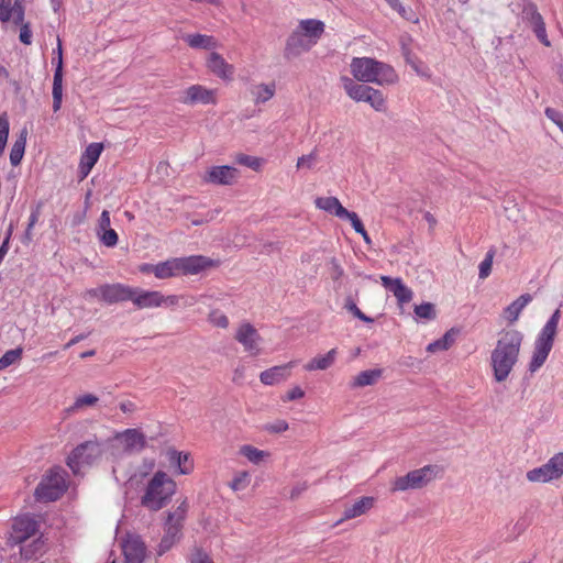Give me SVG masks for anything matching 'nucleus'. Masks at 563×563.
Masks as SVG:
<instances>
[{
    "label": "nucleus",
    "mask_w": 563,
    "mask_h": 563,
    "mask_svg": "<svg viewBox=\"0 0 563 563\" xmlns=\"http://www.w3.org/2000/svg\"><path fill=\"white\" fill-rule=\"evenodd\" d=\"M545 115L558 125V128L562 131L563 130V113L560 111L553 109V108H547L545 109Z\"/></svg>",
    "instance_id": "nucleus-56"
},
{
    "label": "nucleus",
    "mask_w": 563,
    "mask_h": 563,
    "mask_svg": "<svg viewBox=\"0 0 563 563\" xmlns=\"http://www.w3.org/2000/svg\"><path fill=\"white\" fill-rule=\"evenodd\" d=\"M314 44L303 36L298 30H294L286 41L284 56L287 59L295 58L303 52H308Z\"/></svg>",
    "instance_id": "nucleus-19"
},
{
    "label": "nucleus",
    "mask_w": 563,
    "mask_h": 563,
    "mask_svg": "<svg viewBox=\"0 0 563 563\" xmlns=\"http://www.w3.org/2000/svg\"><path fill=\"white\" fill-rule=\"evenodd\" d=\"M531 483H549L563 476V452L552 456L545 464L527 472Z\"/></svg>",
    "instance_id": "nucleus-10"
},
{
    "label": "nucleus",
    "mask_w": 563,
    "mask_h": 563,
    "mask_svg": "<svg viewBox=\"0 0 563 563\" xmlns=\"http://www.w3.org/2000/svg\"><path fill=\"white\" fill-rule=\"evenodd\" d=\"M324 26L325 25L321 20L307 19L300 21L296 30H298L308 40L312 41V43L316 45L318 40L324 33Z\"/></svg>",
    "instance_id": "nucleus-28"
},
{
    "label": "nucleus",
    "mask_w": 563,
    "mask_h": 563,
    "mask_svg": "<svg viewBox=\"0 0 563 563\" xmlns=\"http://www.w3.org/2000/svg\"><path fill=\"white\" fill-rule=\"evenodd\" d=\"M23 350L21 347H16L13 350L7 351L1 357H0V371L5 369L10 365L19 362L22 357Z\"/></svg>",
    "instance_id": "nucleus-45"
},
{
    "label": "nucleus",
    "mask_w": 563,
    "mask_h": 563,
    "mask_svg": "<svg viewBox=\"0 0 563 563\" xmlns=\"http://www.w3.org/2000/svg\"><path fill=\"white\" fill-rule=\"evenodd\" d=\"M114 439L120 441L128 452L142 451L146 445L145 435L139 429H126L122 432H118Z\"/></svg>",
    "instance_id": "nucleus-22"
},
{
    "label": "nucleus",
    "mask_w": 563,
    "mask_h": 563,
    "mask_svg": "<svg viewBox=\"0 0 563 563\" xmlns=\"http://www.w3.org/2000/svg\"><path fill=\"white\" fill-rule=\"evenodd\" d=\"M521 14L522 21L532 29L539 42L544 46H550L551 43L547 35L545 23L536 3L531 1L525 3Z\"/></svg>",
    "instance_id": "nucleus-11"
},
{
    "label": "nucleus",
    "mask_w": 563,
    "mask_h": 563,
    "mask_svg": "<svg viewBox=\"0 0 563 563\" xmlns=\"http://www.w3.org/2000/svg\"><path fill=\"white\" fill-rule=\"evenodd\" d=\"M234 339L243 345L244 351L250 355L257 356L261 354L262 336L250 322H243L238 327Z\"/></svg>",
    "instance_id": "nucleus-12"
},
{
    "label": "nucleus",
    "mask_w": 563,
    "mask_h": 563,
    "mask_svg": "<svg viewBox=\"0 0 563 563\" xmlns=\"http://www.w3.org/2000/svg\"><path fill=\"white\" fill-rule=\"evenodd\" d=\"M240 177V172L235 167L223 165L211 167L206 176L205 181L216 185L230 186Z\"/></svg>",
    "instance_id": "nucleus-15"
},
{
    "label": "nucleus",
    "mask_w": 563,
    "mask_h": 563,
    "mask_svg": "<svg viewBox=\"0 0 563 563\" xmlns=\"http://www.w3.org/2000/svg\"><path fill=\"white\" fill-rule=\"evenodd\" d=\"M314 206L317 209L339 219H343V216H347V209L342 206L336 197H317L314 199Z\"/></svg>",
    "instance_id": "nucleus-27"
},
{
    "label": "nucleus",
    "mask_w": 563,
    "mask_h": 563,
    "mask_svg": "<svg viewBox=\"0 0 563 563\" xmlns=\"http://www.w3.org/2000/svg\"><path fill=\"white\" fill-rule=\"evenodd\" d=\"M219 266V260L203 255L173 257L155 264V277L158 279H167L177 276L197 275Z\"/></svg>",
    "instance_id": "nucleus-2"
},
{
    "label": "nucleus",
    "mask_w": 563,
    "mask_h": 563,
    "mask_svg": "<svg viewBox=\"0 0 563 563\" xmlns=\"http://www.w3.org/2000/svg\"><path fill=\"white\" fill-rule=\"evenodd\" d=\"M453 342H454L453 335L449 331L441 339L435 340V341L431 342L430 344H428L427 351L429 353H434L438 351H445V350L450 349V346L453 344Z\"/></svg>",
    "instance_id": "nucleus-42"
},
{
    "label": "nucleus",
    "mask_w": 563,
    "mask_h": 563,
    "mask_svg": "<svg viewBox=\"0 0 563 563\" xmlns=\"http://www.w3.org/2000/svg\"><path fill=\"white\" fill-rule=\"evenodd\" d=\"M100 242L107 247H113L118 244L119 235L113 229L104 230L97 234Z\"/></svg>",
    "instance_id": "nucleus-49"
},
{
    "label": "nucleus",
    "mask_w": 563,
    "mask_h": 563,
    "mask_svg": "<svg viewBox=\"0 0 563 563\" xmlns=\"http://www.w3.org/2000/svg\"><path fill=\"white\" fill-rule=\"evenodd\" d=\"M184 41L192 48H200L206 51L213 49L218 45V42L213 36L199 33L187 34L184 37Z\"/></svg>",
    "instance_id": "nucleus-32"
},
{
    "label": "nucleus",
    "mask_w": 563,
    "mask_h": 563,
    "mask_svg": "<svg viewBox=\"0 0 563 563\" xmlns=\"http://www.w3.org/2000/svg\"><path fill=\"white\" fill-rule=\"evenodd\" d=\"M435 477V466L426 465L421 468L410 471L404 476L396 477L391 482V492H405L419 489L427 486Z\"/></svg>",
    "instance_id": "nucleus-8"
},
{
    "label": "nucleus",
    "mask_w": 563,
    "mask_h": 563,
    "mask_svg": "<svg viewBox=\"0 0 563 563\" xmlns=\"http://www.w3.org/2000/svg\"><path fill=\"white\" fill-rule=\"evenodd\" d=\"M276 91V85L274 81L267 84L253 85L251 88V95L253 96L256 104L264 103L271 100Z\"/></svg>",
    "instance_id": "nucleus-33"
},
{
    "label": "nucleus",
    "mask_w": 563,
    "mask_h": 563,
    "mask_svg": "<svg viewBox=\"0 0 563 563\" xmlns=\"http://www.w3.org/2000/svg\"><path fill=\"white\" fill-rule=\"evenodd\" d=\"M305 396V391L301 387L295 386L291 389H289L286 394V396L283 398L284 401H291L296 399H300Z\"/></svg>",
    "instance_id": "nucleus-61"
},
{
    "label": "nucleus",
    "mask_w": 563,
    "mask_h": 563,
    "mask_svg": "<svg viewBox=\"0 0 563 563\" xmlns=\"http://www.w3.org/2000/svg\"><path fill=\"white\" fill-rule=\"evenodd\" d=\"M363 101L368 102L371 107L376 111H385L386 109L384 96L380 91L373 89L372 87L368 89V92L365 95Z\"/></svg>",
    "instance_id": "nucleus-40"
},
{
    "label": "nucleus",
    "mask_w": 563,
    "mask_h": 563,
    "mask_svg": "<svg viewBox=\"0 0 563 563\" xmlns=\"http://www.w3.org/2000/svg\"><path fill=\"white\" fill-rule=\"evenodd\" d=\"M180 102L185 104H214L217 102L216 91L207 89L201 85H192L183 91Z\"/></svg>",
    "instance_id": "nucleus-13"
},
{
    "label": "nucleus",
    "mask_w": 563,
    "mask_h": 563,
    "mask_svg": "<svg viewBox=\"0 0 563 563\" xmlns=\"http://www.w3.org/2000/svg\"><path fill=\"white\" fill-rule=\"evenodd\" d=\"M382 369L363 371L354 377L352 387H365L374 385L382 377Z\"/></svg>",
    "instance_id": "nucleus-38"
},
{
    "label": "nucleus",
    "mask_w": 563,
    "mask_h": 563,
    "mask_svg": "<svg viewBox=\"0 0 563 563\" xmlns=\"http://www.w3.org/2000/svg\"><path fill=\"white\" fill-rule=\"evenodd\" d=\"M110 225H111L110 212L108 210H103L98 220V225H97V230H96L97 234L104 230L111 229Z\"/></svg>",
    "instance_id": "nucleus-57"
},
{
    "label": "nucleus",
    "mask_w": 563,
    "mask_h": 563,
    "mask_svg": "<svg viewBox=\"0 0 563 563\" xmlns=\"http://www.w3.org/2000/svg\"><path fill=\"white\" fill-rule=\"evenodd\" d=\"M239 453L244 456L249 462L258 465L271 456L268 451L260 450L253 445L244 444L240 446Z\"/></svg>",
    "instance_id": "nucleus-36"
},
{
    "label": "nucleus",
    "mask_w": 563,
    "mask_h": 563,
    "mask_svg": "<svg viewBox=\"0 0 563 563\" xmlns=\"http://www.w3.org/2000/svg\"><path fill=\"white\" fill-rule=\"evenodd\" d=\"M354 78L343 76L341 80L347 96L357 102L363 101L371 88L365 85L366 82L390 85L398 81L397 73H354Z\"/></svg>",
    "instance_id": "nucleus-5"
},
{
    "label": "nucleus",
    "mask_w": 563,
    "mask_h": 563,
    "mask_svg": "<svg viewBox=\"0 0 563 563\" xmlns=\"http://www.w3.org/2000/svg\"><path fill=\"white\" fill-rule=\"evenodd\" d=\"M63 75L64 73H54L53 80V110L57 112L62 107L63 101Z\"/></svg>",
    "instance_id": "nucleus-39"
},
{
    "label": "nucleus",
    "mask_w": 563,
    "mask_h": 563,
    "mask_svg": "<svg viewBox=\"0 0 563 563\" xmlns=\"http://www.w3.org/2000/svg\"><path fill=\"white\" fill-rule=\"evenodd\" d=\"M343 274L344 272L342 266L335 258H332L330 261V277L336 282L342 278Z\"/></svg>",
    "instance_id": "nucleus-58"
},
{
    "label": "nucleus",
    "mask_w": 563,
    "mask_h": 563,
    "mask_svg": "<svg viewBox=\"0 0 563 563\" xmlns=\"http://www.w3.org/2000/svg\"><path fill=\"white\" fill-rule=\"evenodd\" d=\"M307 489H308L307 482L297 483L296 485H294L291 487L290 493H289V498L291 500H295V499L299 498Z\"/></svg>",
    "instance_id": "nucleus-60"
},
{
    "label": "nucleus",
    "mask_w": 563,
    "mask_h": 563,
    "mask_svg": "<svg viewBox=\"0 0 563 563\" xmlns=\"http://www.w3.org/2000/svg\"><path fill=\"white\" fill-rule=\"evenodd\" d=\"M208 320L217 328L227 329L229 327V318L218 309L209 312Z\"/></svg>",
    "instance_id": "nucleus-48"
},
{
    "label": "nucleus",
    "mask_w": 563,
    "mask_h": 563,
    "mask_svg": "<svg viewBox=\"0 0 563 563\" xmlns=\"http://www.w3.org/2000/svg\"><path fill=\"white\" fill-rule=\"evenodd\" d=\"M235 162L240 165L246 166L255 172L261 170L263 159L256 156L240 153L235 156Z\"/></svg>",
    "instance_id": "nucleus-43"
},
{
    "label": "nucleus",
    "mask_w": 563,
    "mask_h": 563,
    "mask_svg": "<svg viewBox=\"0 0 563 563\" xmlns=\"http://www.w3.org/2000/svg\"><path fill=\"white\" fill-rule=\"evenodd\" d=\"M560 319L561 311L560 309H556L538 333L536 341L533 343L531 358L528 364V369L530 373H536L547 362L549 354L554 345Z\"/></svg>",
    "instance_id": "nucleus-4"
},
{
    "label": "nucleus",
    "mask_w": 563,
    "mask_h": 563,
    "mask_svg": "<svg viewBox=\"0 0 563 563\" xmlns=\"http://www.w3.org/2000/svg\"><path fill=\"white\" fill-rule=\"evenodd\" d=\"M9 128H10V123H9L8 115H7V113H2L0 115V154H2V152L5 148L7 140H8V135H9Z\"/></svg>",
    "instance_id": "nucleus-50"
},
{
    "label": "nucleus",
    "mask_w": 563,
    "mask_h": 563,
    "mask_svg": "<svg viewBox=\"0 0 563 563\" xmlns=\"http://www.w3.org/2000/svg\"><path fill=\"white\" fill-rule=\"evenodd\" d=\"M335 357H336V349H332L327 354L316 356L311 361H309L305 365V369L309 371V372L317 371V369H320V371L327 369L330 366H332V364L335 361Z\"/></svg>",
    "instance_id": "nucleus-34"
},
{
    "label": "nucleus",
    "mask_w": 563,
    "mask_h": 563,
    "mask_svg": "<svg viewBox=\"0 0 563 563\" xmlns=\"http://www.w3.org/2000/svg\"><path fill=\"white\" fill-rule=\"evenodd\" d=\"M120 409L124 412V413H131V412H134L136 407H135V404L130 401V400H126V401H122L120 404Z\"/></svg>",
    "instance_id": "nucleus-63"
},
{
    "label": "nucleus",
    "mask_w": 563,
    "mask_h": 563,
    "mask_svg": "<svg viewBox=\"0 0 563 563\" xmlns=\"http://www.w3.org/2000/svg\"><path fill=\"white\" fill-rule=\"evenodd\" d=\"M189 509L187 500H183L173 511L168 512L164 526L178 528L183 532L184 523Z\"/></svg>",
    "instance_id": "nucleus-30"
},
{
    "label": "nucleus",
    "mask_w": 563,
    "mask_h": 563,
    "mask_svg": "<svg viewBox=\"0 0 563 563\" xmlns=\"http://www.w3.org/2000/svg\"><path fill=\"white\" fill-rule=\"evenodd\" d=\"M252 481V475L249 471H238L233 474L231 481L228 483L229 488L234 493L244 492L247 489Z\"/></svg>",
    "instance_id": "nucleus-37"
},
{
    "label": "nucleus",
    "mask_w": 563,
    "mask_h": 563,
    "mask_svg": "<svg viewBox=\"0 0 563 563\" xmlns=\"http://www.w3.org/2000/svg\"><path fill=\"white\" fill-rule=\"evenodd\" d=\"M26 136L27 130L23 129L12 145L10 152V163L12 166H18L23 158L26 145Z\"/></svg>",
    "instance_id": "nucleus-35"
},
{
    "label": "nucleus",
    "mask_w": 563,
    "mask_h": 563,
    "mask_svg": "<svg viewBox=\"0 0 563 563\" xmlns=\"http://www.w3.org/2000/svg\"><path fill=\"white\" fill-rule=\"evenodd\" d=\"M131 301L137 309L157 308L162 306H176L179 303V296H164L157 290H144L133 287Z\"/></svg>",
    "instance_id": "nucleus-9"
},
{
    "label": "nucleus",
    "mask_w": 563,
    "mask_h": 563,
    "mask_svg": "<svg viewBox=\"0 0 563 563\" xmlns=\"http://www.w3.org/2000/svg\"><path fill=\"white\" fill-rule=\"evenodd\" d=\"M133 287L123 284H106L101 286V300L107 303L131 301Z\"/></svg>",
    "instance_id": "nucleus-18"
},
{
    "label": "nucleus",
    "mask_w": 563,
    "mask_h": 563,
    "mask_svg": "<svg viewBox=\"0 0 563 563\" xmlns=\"http://www.w3.org/2000/svg\"><path fill=\"white\" fill-rule=\"evenodd\" d=\"M103 453V443L97 440H89L78 444L69 453L66 460L67 466L73 471L74 474L80 472V468L85 465H91Z\"/></svg>",
    "instance_id": "nucleus-6"
},
{
    "label": "nucleus",
    "mask_w": 563,
    "mask_h": 563,
    "mask_svg": "<svg viewBox=\"0 0 563 563\" xmlns=\"http://www.w3.org/2000/svg\"><path fill=\"white\" fill-rule=\"evenodd\" d=\"M316 161V154L314 153H310L308 155H302L301 157H299L297 159V168H312L313 167V163Z\"/></svg>",
    "instance_id": "nucleus-59"
},
{
    "label": "nucleus",
    "mask_w": 563,
    "mask_h": 563,
    "mask_svg": "<svg viewBox=\"0 0 563 563\" xmlns=\"http://www.w3.org/2000/svg\"><path fill=\"white\" fill-rule=\"evenodd\" d=\"M20 27V34L19 40L24 45H30L32 43V31H31V24L29 22L22 24H19Z\"/></svg>",
    "instance_id": "nucleus-54"
},
{
    "label": "nucleus",
    "mask_w": 563,
    "mask_h": 563,
    "mask_svg": "<svg viewBox=\"0 0 563 563\" xmlns=\"http://www.w3.org/2000/svg\"><path fill=\"white\" fill-rule=\"evenodd\" d=\"M98 397L92 394H86L76 398L73 409H81L84 407H91L98 402Z\"/></svg>",
    "instance_id": "nucleus-52"
},
{
    "label": "nucleus",
    "mask_w": 563,
    "mask_h": 563,
    "mask_svg": "<svg viewBox=\"0 0 563 563\" xmlns=\"http://www.w3.org/2000/svg\"><path fill=\"white\" fill-rule=\"evenodd\" d=\"M26 0H0V21L2 23L13 21L14 24H22L25 15Z\"/></svg>",
    "instance_id": "nucleus-17"
},
{
    "label": "nucleus",
    "mask_w": 563,
    "mask_h": 563,
    "mask_svg": "<svg viewBox=\"0 0 563 563\" xmlns=\"http://www.w3.org/2000/svg\"><path fill=\"white\" fill-rule=\"evenodd\" d=\"M345 308L357 319L372 323L374 320L362 312V310L356 306V303L352 299H346Z\"/></svg>",
    "instance_id": "nucleus-53"
},
{
    "label": "nucleus",
    "mask_w": 563,
    "mask_h": 563,
    "mask_svg": "<svg viewBox=\"0 0 563 563\" xmlns=\"http://www.w3.org/2000/svg\"><path fill=\"white\" fill-rule=\"evenodd\" d=\"M296 364V361H290L283 365L269 367L260 374V380L266 386H274L286 382L291 376V371Z\"/></svg>",
    "instance_id": "nucleus-14"
},
{
    "label": "nucleus",
    "mask_w": 563,
    "mask_h": 563,
    "mask_svg": "<svg viewBox=\"0 0 563 563\" xmlns=\"http://www.w3.org/2000/svg\"><path fill=\"white\" fill-rule=\"evenodd\" d=\"M415 314L420 319L433 320L437 317L434 305L426 302L415 306Z\"/></svg>",
    "instance_id": "nucleus-46"
},
{
    "label": "nucleus",
    "mask_w": 563,
    "mask_h": 563,
    "mask_svg": "<svg viewBox=\"0 0 563 563\" xmlns=\"http://www.w3.org/2000/svg\"><path fill=\"white\" fill-rule=\"evenodd\" d=\"M125 563H143L146 547L140 537L129 536L122 545Z\"/></svg>",
    "instance_id": "nucleus-20"
},
{
    "label": "nucleus",
    "mask_w": 563,
    "mask_h": 563,
    "mask_svg": "<svg viewBox=\"0 0 563 563\" xmlns=\"http://www.w3.org/2000/svg\"><path fill=\"white\" fill-rule=\"evenodd\" d=\"M37 531V522L30 516L16 517L12 525L11 540L13 543H22Z\"/></svg>",
    "instance_id": "nucleus-16"
},
{
    "label": "nucleus",
    "mask_w": 563,
    "mask_h": 563,
    "mask_svg": "<svg viewBox=\"0 0 563 563\" xmlns=\"http://www.w3.org/2000/svg\"><path fill=\"white\" fill-rule=\"evenodd\" d=\"M176 489V482L165 472L157 471L144 486L140 503L150 511H158L170 501Z\"/></svg>",
    "instance_id": "nucleus-3"
},
{
    "label": "nucleus",
    "mask_w": 563,
    "mask_h": 563,
    "mask_svg": "<svg viewBox=\"0 0 563 563\" xmlns=\"http://www.w3.org/2000/svg\"><path fill=\"white\" fill-rule=\"evenodd\" d=\"M532 301V296L530 294H523L519 296L516 300H514L510 305H508L501 313L504 320L514 324L518 321L522 310Z\"/></svg>",
    "instance_id": "nucleus-25"
},
{
    "label": "nucleus",
    "mask_w": 563,
    "mask_h": 563,
    "mask_svg": "<svg viewBox=\"0 0 563 563\" xmlns=\"http://www.w3.org/2000/svg\"><path fill=\"white\" fill-rule=\"evenodd\" d=\"M494 256H495V251L494 250H489L486 253L485 258L481 262V264H479V273H478V276H479L481 279H485V278H487L490 275L492 267H493Z\"/></svg>",
    "instance_id": "nucleus-47"
},
{
    "label": "nucleus",
    "mask_w": 563,
    "mask_h": 563,
    "mask_svg": "<svg viewBox=\"0 0 563 563\" xmlns=\"http://www.w3.org/2000/svg\"><path fill=\"white\" fill-rule=\"evenodd\" d=\"M139 271L143 274H154L155 275V264L144 263L139 266Z\"/></svg>",
    "instance_id": "nucleus-64"
},
{
    "label": "nucleus",
    "mask_w": 563,
    "mask_h": 563,
    "mask_svg": "<svg viewBox=\"0 0 563 563\" xmlns=\"http://www.w3.org/2000/svg\"><path fill=\"white\" fill-rule=\"evenodd\" d=\"M65 472L60 468H52L42 478L35 489V497L41 501L57 500L67 489Z\"/></svg>",
    "instance_id": "nucleus-7"
},
{
    "label": "nucleus",
    "mask_w": 563,
    "mask_h": 563,
    "mask_svg": "<svg viewBox=\"0 0 563 563\" xmlns=\"http://www.w3.org/2000/svg\"><path fill=\"white\" fill-rule=\"evenodd\" d=\"M181 536L183 532L178 528L164 526V536L157 545V554L163 555L168 552L177 542H179Z\"/></svg>",
    "instance_id": "nucleus-29"
},
{
    "label": "nucleus",
    "mask_w": 563,
    "mask_h": 563,
    "mask_svg": "<svg viewBox=\"0 0 563 563\" xmlns=\"http://www.w3.org/2000/svg\"><path fill=\"white\" fill-rule=\"evenodd\" d=\"M57 56L53 57L52 64L55 66L54 70H64V63H63V49L60 41H58L57 45Z\"/></svg>",
    "instance_id": "nucleus-62"
},
{
    "label": "nucleus",
    "mask_w": 563,
    "mask_h": 563,
    "mask_svg": "<svg viewBox=\"0 0 563 563\" xmlns=\"http://www.w3.org/2000/svg\"><path fill=\"white\" fill-rule=\"evenodd\" d=\"M188 563H214L211 555L200 547H194L188 554Z\"/></svg>",
    "instance_id": "nucleus-44"
},
{
    "label": "nucleus",
    "mask_w": 563,
    "mask_h": 563,
    "mask_svg": "<svg viewBox=\"0 0 563 563\" xmlns=\"http://www.w3.org/2000/svg\"><path fill=\"white\" fill-rule=\"evenodd\" d=\"M523 333L517 329H506L499 332L496 345L490 354V366L494 378L505 382L519 361Z\"/></svg>",
    "instance_id": "nucleus-1"
},
{
    "label": "nucleus",
    "mask_w": 563,
    "mask_h": 563,
    "mask_svg": "<svg viewBox=\"0 0 563 563\" xmlns=\"http://www.w3.org/2000/svg\"><path fill=\"white\" fill-rule=\"evenodd\" d=\"M207 67L209 70H233V66L228 64L225 59L216 52L209 54Z\"/></svg>",
    "instance_id": "nucleus-41"
},
{
    "label": "nucleus",
    "mask_w": 563,
    "mask_h": 563,
    "mask_svg": "<svg viewBox=\"0 0 563 563\" xmlns=\"http://www.w3.org/2000/svg\"><path fill=\"white\" fill-rule=\"evenodd\" d=\"M382 285L393 292L400 306L408 303L412 300V290L405 285L401 278H391L389 276H380Z\"/></svg>",
    "instance_id": "nucleus-21"
},
{
    "label": "nucleus",
    "mask_w": 563,
    "mask_h": 563,
    "mask_svg": "<svg viewBox=\"0 0 563 563\" xmlns=\"http://www.w3.org/2000/svg\"><path fill=\"white\" fill-rule=\"evenodd\" d=\"M401 53L407 65H409L413 70H420V59L415 54H412L410 48L405 43L401 44Z\"/></svg>",
    "instance_id": "nucleus-51"
},
{
    "label": "nucleus",
    "mask_w": 563,
    "mask_h": 563,
    "mask_svg": "<svg viewBox=\"0 0 563 563\" xmlns=\"http://www.w3.org/2000/svg\"><path fill=\"white\" fill-rule=\"evenodd\" d=\"M166 456L169 464L176 467L177 474L188 475L194 472V460L189 453L180 452L174 448H169L166 451Z\"/></svg>",
    "instance_id": "nucleus-23"
},
{
    "label": "nucleus",
    "mask_w": 563,
    "mask_h": 563,
    "mask_svg": "<svg viewBox=\"0 0 563 563\" xmlns=\"http://www.w3.org/2000/svg\"><path fill=\"white\" fill-rule=\"evenodd\" d=\"M375 505V498L371 496H363L357 499L352 506L345 508L343 517L335 523V526L343 521L360 517L371 510Z\"/></svg>",
    "instance_id": "nucleus-26"
},
{
    "label": "nucleus",
    "mask_w": 563,
    "mask_h": 563,
    "mask_svg": "<svg viewBox=\"0 0 563 563\" xmlns=\"http://www.w3.org/2000/svg\"><path fill=\"white\" fill-rule=\"evenodd\" d=\"M342 220H349L356 233H361L363 230H365L364 224L358 218L357 213L353 211L347 210V216H343Z\"/></svg>",
    "instance_id": "nucleus-55"
},
{
    "label": "nucleus",
    "mask_w": 563,
    "mask_h": 563,
    "mask_svg": "<svg viewBox=\"0 0 563 563\" xmlns=\"http://www.w3.org/2000/svg\"><path fill=\"white\" fill-rule=\"evenodd\" d=\"M102 148V144L100 143H91L86 147L79 163L81 179L88 176L95 164L98 162Z\"/></svg>",
    "instance_id": "nucleus-24"
},
{
    "label": "nucleus",
    "mask_w": 563,
    "mask_h": 563,
    "mask_svg": "<svg viewBox=\"0 0 563 563\" xmlns=\"http://www.w3.org/2000/svg\"><path fill=\"white\" fill-rule=\"evenodd\" d=\"M350 70H394L391 66L371 57H354Z\"/></svg>",
    "instance_id": "nucleus-31"
}]
</instances>
